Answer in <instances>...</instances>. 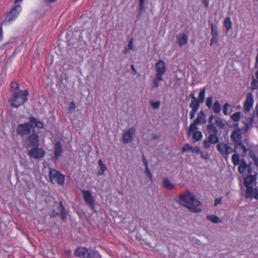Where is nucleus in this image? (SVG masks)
Segmentation results:
<instances>
[{
	"mask_svg": "<svg viewBox=\"0 0 258 258\" xmlns=\"http://www.w3.org/2000/svg\"><path fill=\"white\" fill-rule=\"evenodd\" d=\"M179 203L187 208L192 212L200 213L201 209L199 206L201 202L195 198V196L189 190L180 194Z\"/></svg>",
	"mask_w": 258,
	"mask_h": 258,
	"instance_id": "nucleus-1",
	"label": "nucleus"
},
{
	"mask_svg": "<svg viewBox=\"0 0 258 258\" xmlns=\"http://www.w3.org/2000/svg\"><path fill=\"white\" fill-rule=\"evenodd\" d=\"M253 121V119L251 117L250 119L249 123H246L244 122L245 126L244 128L236 127V129L234 130L230 138L232 141L234 142L235 150L239 151L240 150H242V154H246L247 151L246 147L244 145L242 142V133H246L247 132L251 125Z\"/></svg>",
	"mask_w": 258,
	"mask_h": 258,
	"instance_id": "nucleus-2",
	"label": "nucleus"
},
{
	"mask_svg": "<svg viewBox=\"0 0 258 258\" xmlns=\"http://www.w3.org/2000/svg\"><path fill=\"white\" fill-rule=\"evenodd\" d=\"M29 92L27 90H17L9 99V102L12 107L18 108L27 101Z\"/></svg>",
	"mask_w": 258,
	"mask_h": 258,
	"instance_id": "nucleus-3",
	"label": "nucleus"
},
{
	"mask_svg": "<svg viewBox=\"0 0 258 258\" xmlns=\"http://www.w3.org/2000/svg\"><path fill=\"white\" fill-rule=\"evenodd\" d=\"M206 90V89L205 87L201 88L197 99L191 100L190 103L189 104V107L191 109H195L197 110L199 109L201 104L203 103L205 100Z\"/></svg>",
	"mask_w": 258,
	"mask_h": 258,
	"instance_id": "nucleus-4",
	"label": "nucleus"
},
{
	"mask_svg": "<svg viewBox=\"0 0 258 258\" xmlns=\"http://www.w3.org/2000/svg\"><path fill=\"white\" fill-rule=\"evenodd\" d=\"M217 149L219 153L223 156L226 160L229 158V155L233 152H236L237 150L233 149L229 144L224 143H219L217 145Z\"/></svg>",
	"mask_w": 258,
	"mask_h": 258,
	"instance_id": "nucleus-5",
	"label": "nucleus"
},
{
	"mask_svg": "<svg viewBox=\"0 0 258 258\" xmlns=\"http://www.w3.org/2000/svg\"><path fill=\"white\" fill-rule=\"evenodd\" d=\"M49 178L52 183L55 182L62 185L64 183V175L55 169L49 168Z\"/></svg>",
	"mask_w": 258,
	"mask_h": 258,
	"instance_id": "nucleus-6",
	"label": "nucleus"
},
{
	"mask_svg": "<svg viewBox=\"0 0 258 258\" xmlns=\"http://www.w3.org/2000/svg\"><path fill=\"white\" fill-rule=\"evenodd\" d=\"M87 253L88 254L87 258L92 257L99 258L101 257L98 251H92L88 252V249L86 247H79L76 249L75 251V254L76 256L82 258L85 257Z\"/></svg>",
	"mask_w": 258,
	"mask_h": 258,
	"instance_id": "nucleus-7",
	"label": "nucleus"
},
{
	"mask_svg": "<svg viewBox=\"0 0 258 258\" xmlns=\"http://www.w3.org/2000/svg\"><path fill=\"white\" fill-rule=\"evenodd\" d=\"M206 134L211 141L219 142L218 131L217 128L212 124H208L206 129Z\"/></svg>",
	"mask_w": 258,
	"mask_h": 258,
	"instance_id": "nucleus-8",
	"label": "nucleus"
},
{
	"mask_svg": "<svg viewBox=\"0 0 258 258\" xmlns=\"http://www.w3.org/2000/svg\"><path fill=\"white\" fill-rule=\"evenodd\" d=\"M135 133L136 128L133 126L128 130H124L122 135L123 143L126 144L133 142Z\"/></svg>",
	"mask_w": 258,
	"mask_h": 258,
	"instance_id": "nucleus-9",
	"label": "nucleus"
},
{
	"mask_svg": "<svg viewBox=\"0 0 258 258\" xmlns=\"http://www.w3.org/2000/svg\"><path fill=\"white\" fill-rule=\"evenodd\" d=\"M208 122L219 129L222 130L225 127L224 120L215 115L211 114L209 117Z\"/></svg>",
	"mask_w": 258,
	"mask_h": 258,
	"instance_id": "nucleus-10",
	"label": "nucleus"
},
{
	"mask_svg": "<svg viewBox=\"0 0 258 258\" xmlns=\"http://www.w3.org/2000/svg\"><path fill=\"white\" fill-rule=\"evenodd\" d=\"M32 128L30 123H24L18 125L17 133L20 136H25L29 134Z\"/></svg>",
	"mask_w": 258,
	"mask_h": 258,
	"instance_id": "nucleus-11",
	"label": "nucleus"
},
{
	"mask_svg": "<svg viewBox=\"0 0 258 258\" xmlns=\"http://www.w3.org/2000/svg\"><path fill=\"white\" fill-rule=\"evenodd\" d=\"M253 98L251 93H247L243 104V111L247 113L250 111L253 105Z\"/></svg>",
	"mask_w": 258,
	"mask_h": 258,
	"instance_id": "nucleus-12",
	"label": "nucleus"
},
{
	"mask_svg": "<svg viewBox=\"0 0 258 258\" xmlns=\"http://www.w3.org/2000/svg\"><path fill=\"white\" fill-rule=\"evenodd\" d=\"M22 10L20 5H16L14 7L6 17V20L11 22L14 21L19 15Z\"/></svg>",
	"mask_w": 258,
	"mask_h": 258,
	"instance_id": "nucleus-13",
	"label": "nucleus"
},
{
	"mask_svg": "<svg viewBox=\"0 0 258 258\" xmlns=\"http://www.w3.org/2000/svg\"><path fill=\"white\" fill-rule=\"evenodd\" d=\"M45 151L41 148L35 147L28 151V155L31 158L39 159L43 158L45 155Z\"/></svg>",
	"mask_w": 258,
	"mask_h": 258,
	"instance_id": "nucleus-14",
	"label": "nucleus"
},
{
	"mask_svg": "<svg viewBox=\"0 0 258 258\" xmlns=\"http://www.w3.org/2000/svg\"><path fill=\"white\" fill-rule=\"evenodd\" d=\"M82 194L86 204L93 210L94 208V201L93 197L89 190H83Z\"/></svg>",
	"mask_w": 258,
	"mask_h": 258,
	"instance_id": "nucleus-15",
	"label": "nucleus"
},
{
	"mask_svg": "<svg viewBox=\"0 0 258 258\" xmlns=\"http://www.w3.org/2000/svg\"><path fill=\"white\" fill-rule=\"evenodd\" d=\"M155 71L156 72V75L163 76L166 73L167 68L164 62L160 59L155 65Z\"/></svg>",
	"mask_w": 258,
	"mask_h": 258,
	"instance_id": "nucleus-16",
	"label": "nucleus"
},
{
	"mask_svg": "<svg viewBox=\"0 0 258 258\" xmlns=\"http://www.w3.org/2000/svg\"><path fill=\"white\" fill-rule=\"evenodd\" d=\"M29 142V146L38 147L39 145V141L38 136L37 134H33L29 136L28 138Z\"/></svg>",
	"mask_w": 258,
	"mask_h": 258,
	"instance_id": "nucleus-17",
	"label": "nucleus"
},
{
	"mask_svg": "<svg viewBox=\"0 0 258 258\" xmlns=\"http://www.w3.org/2000/svg\"><path fill=\"white\" fill-rule=\"evenodd\" d=\"M245 196L246 198H253L256 200L258 199L257 188L256 187L253 188V186L246 188Z\"/></svg>",
	"mask_w": 258,
	"mask_h": 258,
	"instance_id": "nucleus-18",
	"label": "nucleus"
},
{
	"mask_svg": "<svg viewBox=\"0 0 258 258\" xmlns=\"http://www.w3.org/2000/svg\"><path fill=\"white\" fill-rule=\"evenodd\" d=\"M188 36L184 33L179 34L177 36V42L178 45L181 47L187 43Z\"/></svg>",
	"mask_w": 258,
	"mask_h": 258,
	"instance_id": "nucleus-19",
	"label": "nucleus"
},
{
	"mask_svg": "<svg viewBox=\"0 0 258 258\" xmlns=\"http://www.w3.org/2000/svg\"><path fill=\"white\" fill-rule=\"evenodd\" d=\"M62 152V146L60 142H56L54 144V154L55 158L58 159Z\"/></svg>",
	"mask_w": 258,
	"mask_h": 258,
	"instance_id": "nucleus-20",
	"label": "nucleus"
},
{
	"mask_svg": "<svg viewBox=\"0 0 258 258\" xmlns=\"http://www.w3.org/2000/svg\"><path fill=\"white\" fill-rule=\"evenodd\" d=\"M242 116H243V114L241 112H236L231 115L230 118L234 122V126L235 127H238V122Z\"/></svg>",
	"mask_w": 258,
	"mask_h": 258,
	"instance_id": "nucleus-21",
	"label": "nucleus"
},
{
	"mask_svg": "<svg viewBox=\"0 0 258 258\" xmlns=\"http://www.w3.org/2000/svg\"><path fill=\"white\" fill-rule=\"evenodd\" d=\"M29 119L30 122L35 124L37 128L41 129L44 127L43 122L34 116H30Z\"/></svg>",
	"mask_w": 258,
	"mask_h": 258,
	"instance_id": "nucleus-22",
	"label": "nucleus"
},
{
	"mask_svg": "<svg viewBox=\"0 0 258 258\" xmlns=\"http://www.w3.org/2000/svg\"><path fill=\"white\" fill-rule=\"evenodd\" d=\"M255 181V178L253 175H249L246 177L244 180V185L246 187L253 186L252 184Z\"/></svg>",
	"mask_w": 258,
	"mask_h": 258,
	"instance_id": "nucleus-23",
	"label": "nucleus"
},
{
	"mask_svg": "<svg viewBox=\"0 0 258 258\" xmlns=\"http://www.w3.org/2000/svg\"><path fill=\"white\" fill-rule=\"evenodd\" d=\"M163 81V76L155 75L153 79V86L152 89L157 88L160 86V82Z\"/></svg>",
	"mask_w": 258,
	"mask_h": 258,
	"instance_id": "nucleus-24",
	"label": "nucleus"
},
{
	"mask_svg": "<svg viewBox=\"0 0 258 258\" xmlns=\"http://www.w3.org/2000/svg\"><path fill=\"white\" fill-rule=\"evenodd\" d=\"M205 116V115L204 111L202 110L199 113L197 118L195 119L194 121L198 124L205 123L206 122Z\"/></svg>",
	"mask_w": 258,
	"mask_h": 258,
	"instance_id": "nucleus-25",
	"label": "nucleus"
},
{
	"mask_svg": "<svg viewBox=\"0 0 258 258\" xmlns=\"http://www.w3.org/2000/svg\"><path fill=\"white\" fill-rule=\"evenodd\" d=\"M163 184L164 187L169 190L173 189L175 188V185L172 184L167 178H164L163 180Z\"/></svg>",
	"mask_w": 258,
	"mask_h": 258,
	"instance_id": "nucleus-26",
	"label": "nucleus"
},
{
	"mask_svg": "<svg viewBox=\"0 0 258 258\" xmlns=\"http://www.w3.org/2000/svg\"><path fill=\"white\" fill-rule=\"evenodd\" d=\"M212 110L213 112L215 114H219L220 113L221 110V107L220 103L219 101H216L212 107Z\"/></svg>",
	"mask_w": 258,
	"mask_h": 258,
	"instance_id": "nucleus-27",
	"label": "nucleus"
},
{
	"mask_svg": "<svg viewBox=\"0 0 258 258\" xmlns=\"http://www.w3.org/2000/svg\"><path fill=\"white\" fill-rule=\"evenodd\" d=\"M192 138L195 142H197L201 140L203 137L202 133L201 131H195L192 133Z\"/></svg>",
	"mask_w": 258,
	"mask_h": 258,
	"instance_id": "nucleus-28",
	"label": "nucleus"
},
{
	"mask_svg": "<svg viewBox=\"0 0 258 258\" xmlns=\"http://www.w3.org/2000/svg\"><path fill=\"white\" fill-rule=\"evenodd\" d=\"M238 171L240 173H243L247 168V165L244 160H242L239 164Z\"/></svg>",
	"mask_w": 258,
	"mask_h": 258,
	"instance_id": "nucleus-29",
	"label": "nucleus"
},
{
	"mask_svg": "<svg viewBox=\"0 0 258 258\" xmlns=\"http://www.w3.org/2000/svg\"><path fill=\"white\" fill-rule=\"evenodd\" d=\"M224 25L226 28V33L228 32L232 28V22L229 17H226L224 20Z\"/></svg>",
	"mask_w": 258,
	"mask_h": 258,
	"instance_id": "nucleus-30",
	"label": "nucleus"
},
{
	"mask_svg": "<svg viewBox=\"0 0 258 258\" xmlns=\"http://www.w3.org/2000/svg\"><path fill=\"white\" fill-rule=\"evenodd\" d=\"M258 88V80L256 78L255 76L252 77V82L250 85V89L252 90H256Z\"/></svg>",
	"mask_w": 258,
	"mask_h": 258,
	"instance_id": "nucleus-31",
	"label": "nucleus"
},
{
	"mask_svg": "<svg viewBox=\"0 0 258 258\" xmlns=\"http://www.w3.org/2000/svg\"><path fill=\"white\" fill-rule=\"evenodd\" d=\"M207 218L213 223H219L221 222L218 217L214 215H208L207 216Z\"/></svg>",
	"mask_w": 258,
	"mask_h": 258,
	"instance_id": "nucleus-32",
	"label": "nucleus"
},
{
	"mask_svg": "<svg viewBox=\"0 0 258 258\" xmlns=\"http://www.w3.org/2000/svg\"><path fill=\"white\" fill-rule=\"evenodd\" d=\"M232 161L233 164L236 166L240 163V156L238 154H234L232 156Z\"/></svg>",
	"mask_w": 258,
	"mask_h": 258,
	"instance_id": "nucleus-33",
	"label": "nucleus"
},
{
	"mask_svg": "<svg viewBox=\"0 0 258 258\" xmlns=\"http://www.w3.org/2000/svg\"><path fill=\"white\" fill-rule=\"evenodd\" d=\"M197 124H198L197 123L195 122V121L192 123H191L189 127L188 130V135L189 136L191 135V134L195 131H197Z\"/></svg>",
	"mask_w": 258,
	"mask_h": 258,
	"instance_id": "nucleus-34",
	"label": "nucleus"
},
{
	"mask_svg": "<svg viewBox=\"0 0 258 258\" xmlns=\"http://www.w3.org/2000/svg\"><path fill=\"white\" fill-rule=\"evenodd\" d=\"M217 143H218L215 141H210V138H208L207 140L204 141L203 146L205 149H209L211 147V144H216Z\"/></svg>",
	"mask_w": 258,
	"mask_h": 258,
	"instance_id": "nucleus-35",
	"label": "nucleus"
},
{
	"mask_svg": "<svg viewBox=\"0 0 258 258\" xmlns=\"http://www.w3.org/2000/svg\"><path fill=\"white\" fill-rule=\"evenodd\" d=\"M213 96H211L207 98L206 100V105L209 108L211 109L212 107L213 102Z\"/></svg>",
	"mask_w": 258,
	"mask_h": 258,
	"instance_id": "nucleus-36",
	"label": "nucleus"
},
{
	"mask_svg": "<svg viewBox=\"0 0 258 258\" xmlns=\"http://www.w3.org/2000/svg\"><path fill=\"white\" fill-rule=\"evenodd\" d=\"M230 105L228 103H225L223 107V112L224 114L228 115L231 113V111L229 110Z\"/></svg>",
	"mask_w": 258,
	"mask_h": 258,
	"instance_id": "nucleus-37",
	"label": "nucleus"
},
{
	"mask_svg": "<svg viewBox=\"0 0 258 258\" xmlns=\"http://www.w3.org/2000/svg\"><path fill=\"white\" fill-rule=\"evenodd\" d=\"M145 0H139V10L140 11L139 15H141L145 10Z\"/></svg>",
	"mask_w": 258,
	"mask_h": 258,
	"instance_id": "nucleus-38",
	"label": "nucleus"
},
{
	"mask_svg": "<svg viewBox=\"0 0 258 258\" xmlns=\"http://www.w3.org/2000/svg\"><path fill=\"white\" fill-rule=\"evenodd\" d=\"M11 88L12 89V92H13L14 94H15V92L17 90H21L19 88V85L18 83L16 82H12L11 84Z\"/></svg>",
	"mask_w": 258,
	"mask_h": 258,
	"instance_id": "nucleus-39",
	"label": "nucleus"
},
{
	"mask_svg": "<svg viewBox=\"0 0 258 258\" xmlns=\"http://www.w3.org/2000/svg\"><path fill=\"white\" fill-rule=\"evenodd\" d=\"M59 207L60 208V215L61 216V218L63 220L65 219L66 217V213L64 212V208L63 206L62 205V202L59 203Z\"/></svg>",
	"mask_w": 258,
	"mask_h": 258,
	"instance_id": "nucleus-40",
	"label": "nucleus"
},
{
	"mask_svg": "<svg viewBox=\"0 0 258 258\" xmlns=\"http://www.w3.org/2000/svg\"><path fill=\"white\" fill-rule=\"evenodd\" d=\"M211 27L212 36H218V33L217 28L214 26V25L213 23L211 24Z\"/></svg>",
	"mask_w": 258,
	"mask_h": 258,
	"instance_id": "nucleus-41",
	"label": "nucleus"
},
{
	"mask_svg": "<svg viewBox=\"0 0 258 258\" xmlns=\"http://www.w3.org/2000/svg\"><path fill=\"white\" fill-rule=\"evenodd\" d=\"M254 69H256V71L255 72V76L256 78L258 80V50L254 64Z\"/></svg>",
	"mask_w": 258,
	"mask_h": 258,
	"instance_id": "nucleus-42",
	"label": "nucleus"
},
{
	"mask_svg": "<svg viewBox=\"0 0 258 258\" xmlns=\"http://www.w3.org/2000/svg\"><path fill=\"white\" fill-rule=\"evenodd\" d=\"M218 42V36H212L210 41V45H213L215 44H217Z\"/></svg>",
	"mask_w": 258,
	"mask_h": 258,
	"instance_id": "nucleus-43",
	"label": "nucleus"
},
{
	"mask_svg": "<svg viewBox=\"0 0 258 258\" xmlns=\"http://www.w3.org/2000/svg\"><path fill=\"white\" fill-rule=\"evenodd\" d=\"M151 105L153 108L154 109H158L160 105V102L159 101H151Z\"/></svg>",
	"mask_w": 258,
	"mask_h": 258,
	"instance_id": "nucleus-44",
	"label": "nucleus"
},
{
	"mask_svg": "<svg viewBox=\"0 0 258 258\" xmlns=\"http://www.w3.org/2000/svg\"><path fill=\"white\" fill-rule=\"evenodd\" d=\"M191 146L188 144H185L184 146L182 148V152L184 153L188 150H190Z\"/></svg>",
	"mask_w": 258,
	"mask_h": 258,
	"instance_id": "nucleus-45",
	"label": "nucleus"
},
{
	"mask_svg": "<svg viewBox=\"0 0 258 258\" xmlns=\"http://www.w3.org/2000/svg\"><path fill=\"white\" fill-rule=\"evenodd\" d=\"M145 173H146L147 176L150 178L151 180H152V174L151 172H150L149 167L145 168Z\"/></svg>",
	"mask_w": 258,
	"mask_h": 258,
	"instance_id": "nucleus-46",
	"label": "nucleus"
},
{
	"mask_svg": "<svg viewBox=\"0 0 258 258\" xmlns=\"http://www.w3.org/2000/svg\"><path fill=\"white\" fill-rule=\"evenodd\" d=\"M133 38H131L129 41H128V44L127 45V47L128 49H129L130 50H134V48H133Z\"/></svg>",
	"mask_w": 258,
	"mask_h": 258,
	"instance_id": "nucleus-47",
	"label": "nucleus"
},
{
	"mask_svg": "<svg viewBox=\"0 0 258 258\" xmlns=\"http://www.w3.org/2000/svg\"><path fill=\"white\" fill-rule=\"evenodd\" d=\"M106 169V166L100 167V169L97 172V175H103L104 174Z\"/></svg>",
	"mask_w": 258,
	"mask_h": 258,
	"instance_id": "nucleus-48",
	"label": "nucleus"
},
{
	"mask_svg": "<svg viewBox=\"0 0 258 258\" xmlns=\"http://www.w3.org/2000/svg\"><path fill=\"white\" fill-rule=\"evenodd\" d=\"M198 111L197 110L191 109L189 112V118L190 119H193L195 117L196 113Z\"/></svg>",
	"mask_w": 258,
	"mask_h": 258,
	"instance_id": "nucleus-49",
	"label": "nucleus"
},
{
	"mask_svg": "<svg viewBox=\"0 0 258 258\" xmlns=\"http://www.w3.org/2000/svg\"><path fill=\"white\" fill-rule=\"evenodd\" d=\"M76 107V104L74 102L72 101L70 103V106L69 107V110L70 111L74 109H75Z\"/></svg>",
	"mask_w": 258,
	"mask_h": 258,
	"instance_id": "nucleus-50",
	"label": "nucleus"
},
{
	"mask_svg": "<svg viewBox=\"0 0 258 258\" xmlns=\"http://www.w3.org/2000/svg\"><path fill=\"white\" fill-rule=\"evenodd\" d=\"M190 151H191V152H192L193 153L194 152H196L197 153H201V150H200V148H198V147L194 148L193 147L191 146Z\"/></svg>",
	"mask_w": 258,
	"mask_h": 258,
	"instance_id": "nucleus-51",
	"label": "nucleus"
},
{
	"mask_svg": "<svg viewBox=\"0 0 258 258\" xmlns=\"http://www.w3.org/2000/svg\"><path fill=\"white\" fill-rule=\"evenodd\" d=\"M201 157L205 159H207L209 158V154L207 152H203L201 151Z\"/></svg>",
	"mask_w": 258,
	"mask_h": 258,
	"instance_id": "nucleus-52",
	"label": "nucleus"
},
{
	"mask_svg": "<svg viewBox=\"0 0 258 258\" xmlns=\"http://www.w3.org/2000/svg\"><path fill=\"white\" fill-rule=\"evenodd\" d=\"M222 197L217 198L215 200L214 206H217L218 205L221 203Z\"/></svg>",
	"mask_w": 258,
	"mask_h": 258,
	"instance_id": "nucleus-53",
	"label": "nucleus"
},
{
	"mask_svg": "<svg viewBox=\"0 0 258 258\" xmlns=\"http://www.w3.org/2000/svg\"><path fill=\"white\" fill-rule=\"evenodd\" d=\"M195 92L196 90H194L192 92H190L189 96L191 98V100H194L195 99H197V98L195 97Z\"/></svg>",
	"mask_w": 258,
	"mask_h": 258,
	"instance_id": "nucleus-54",
	"label": "nucleus"
},
{
	"mask_svg": "<svg viewBox=\"0 0 258 258\" xmlns=\"http://www.w3.org/2000/svg\"><path fill=\"white\" fill-rule=\"evenodd\" d=\"M143 162L144 163V164L145 165V168L148 167L147 160L144 156H143Z\"/></svg>",
	"mask_w": 258,
	"mask_h": 258,
	"instance_id": "nucleus-55",
	"label": "nucleus"
},
{
	"mask_svg": "<svg viewBox=\"0 0 258 258\" xmlns=\"http://www.w3.org/2000/svg\"><path fill=\"white\" fill-rule=\"evenodd\" d=\"M98 164L100 166V167H105L106 165L103 163L101 159H99L98 161Z\"/></svg>",
	"mask_w": 258,
	"mask_h": 258,
	"instance_id": "nucleus-56",
	"label": "nucleus"
},
{
	"mask_svg": "<svg viewBox=\"0 0 258 258\" xmlns=\"http://www.w3.org/2000/svg\"><path fill=\"white\" fill-rule=\"evenodd\" d=\"M203 3L206 7H208L209 6V0H203Z\"/></svg>",
	"mask_w": 258,
	"mask_h": 258,
	"instance_id": "nucleus-57",
	"label": "nucleus"
},
{
	"mask_svg": "<svg viewBox=\"0 0 258 258\" xmlns=\"http://www.w3.org/2000/svg\"><path fill=\"white\" fill-rule=\"evenodd\" d=\"M3 37V29H2V27L1 26H0V41L2 40Z\"/></svg>",
	"mask_w": 258,
	"mask_h": 258,
	"instance_id": "nucleus-58",
	"label": "nucleus"
},
{
	"mask_svg": "<svg viewBox=\"0 0 258 258\" xmlns=\"http://www.w3.org/2000/svg\"><path fill=\"white\" fill-rule=\"evenodd\" d=\"M131 70L133 71V72H134L135 73L136 72V69H135V68L134 65H132L131 66Z\"/></svg>",
	"mask_w": 258,
	"mask_h": 258,
	"instance_id": "nucleus-59",
	"label": "nucleus"
},
{
	"mask_svg": "<svg viewBox=\"0 0 258 258\" xmlns=\"http://www.w3.org/2000/svg\"><path fill=\"white\" fill-rule=\"evenodd\" d=\"M130 49L127 48V47L126 46L123 50V53L124 54H126L127 53V52Z\"/></svg>",
	"mask_w": 258,
	"mask_h": 258,
	"instance_id": "nucleus-60",
	"label": "nucleus"
},
{
	"mask_svg": "<svg viewBox=\"0 0 258 258\" xmlns=\"http://www.w3.org/2000/svg\"><path fill=\"white\" fill-rule=\"evenodd\" d=\"M56 0H44L46 3H53L55 2Z\"/></svg>",
	"mask_w": 258,
	"mask_h": 258,
	"instance_id": "nucleus-61",
	"label": "nucleus"
},
{
	"mask_svg": "<svg viewBox=\"0 0 258 258\" xmlns=\"http://www.w3.org/2000/svg\"><path fill=\"white\" fill-rule=\"evenodd\" d=\"M22 1L23 0H15V3H20V2H22Z\"/></svg>",
	"mask_w": 258,
	"mask_h": 258,
	"instance_id": "nucleus-62",
	"label": "nucleus"
},
{
	"mask_svg": "<svg viewBox=\"0 0 258 258\" xmlns=\"http://www.w3.org/2000/svg\"><path fill=\"white\" fill-rule=\"evenodd\" d=\"M253 1H257V2H258V0H253Z\"/></svg>",
	"mask_w": 258,
	"mask_h": 258,
	"instance_id": "nucleus-63",
	"label": "nucleus"
},
{
	"mask_svg": "<svg viewBox=\"0 0 258 258\" xmlns=\"http://www.w3.org/2000/svg\"><path fill=\"white\" fill-rule=\"evenodd\" d=\"M257 190H258V188H257Z\"/></svg>",
	"mask_w": 258,
	"mask_h": 258,
	"instance_id": "nucleus-64",
	"label": "nucleus"
}]
</instances>
